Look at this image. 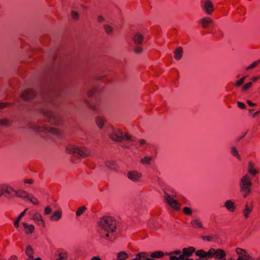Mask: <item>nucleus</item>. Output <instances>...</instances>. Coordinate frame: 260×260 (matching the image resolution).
Returning <instances> with one entry per match:
<instances>
[{
    "mask_svg": "<svg viewBox=\"0 0 260 260\" xmlns=\"http://www.w3.org/2000/svg\"><path fill=\"white\" fill-rule=\"evenodd\" d=\"M109 137L113 141L122 142L125 140L129 142L134 141V138L127 132H124L122 129L110 126L107 132Z\"/></svg>",
    "mask_w": 260,
    "mask_h": 260,
    "instance_id": "1",
    "label": "nucleus"
},
{
    "mask_svg": "<svg viewBox=\"0 0 260 260\" xmlns=\"http://www.w3.org/2000/svg\"><path fill=\"white\" fill-rule=\"evenodd\" d=\"M101 230L108 232L114 233L116 229V223L115 219L109 216H104L98 222Z\"/></svg>",
    "mask_w": 260,
    "mask_h": 260,
    "instance_id": "2",
    "label": "nucleus"
},
{
    "mask_svg": "<svg viewBox=\"0 0 260 260\" xmlns=\"http://www.w3.org/2000/svg\"><path fill=\"white\" fill-rule=\"evenodd\" d=\"M196 255L199 257H207V258L214 257L220 259L225 257L226 253L221 249L211 248L207 252L203 250H197Z\"/></svg>",
    "mask_w": 260,
    "mask_h": 260,
    "instance_id": "3",
    "label": "nucleus"
},
{
    "mask_svg": "<svg viewBox=\"0 0 260 260\" xmlns=\"http://www.w3.org/2000/svg\"><path fill=\"white\" fill-rule=\"evenodd\" d=\"M251 178L247 174L241 177L239 183V186L240 191L242 193L243 198H246L251 193Z\"/></svg>",
    "mask_w": 260,
    "mask_h": 260,
    "instance_id": "4",
    "label": "nucleus"
},
{
    "mask_svg": "<svg viewBox=\"0 0 260 260\" xmlns=\"http://www.w3.org/2000/svg\"><path fill=\"white\" fill-rule=\"evenodd\" d=\"M66 152L70 154H78L81 157H87L90 155V150L87 147L69 145L66 147Z\"/></svg>",
    "mask_w": 260,
    "mask_h": 260,
    "instance_id": "5",
    "label": "nucleus"
},
{
    "mask_svg": "<svg viewBox=\"0 0 260 260\" xmlns=\"http://www.w3.org/2000/svg\"><path fill=\"white\" fill-rule=\"evenodd\" d=\"M164 200L167 204L174 210L178 211L180 209V203L175 200L173 197L168 193H165Z\"/></svg>",
    "mask_w": 260,
    "mask_h": 260,
    "instance_id": "6",
    "label": "nucleus"
},
{
    "mask_svg": "<svg viewBox=\"0 0 260 260\" xmlns=\"http://www.w3.org/2000/svg\"><path fill=\"white\" fill-rule=\"evenodd\" d=\"M201 7L202 10L208 15H211L214 11V5L211 0H202Z\"/></svg>",
    "mask_w": 260,
    "mask_h": 260,
    "instance_id": "7",
    "label": "nucleus"
},
{
    "mask_svg": "<svg viewBox=\"0 0 260 260\" xmlns=\"http://www.w3.org/2000/svg\"><path fill=\"white\" fill-rule=\"evenodd\" d=\"M48 127V126L41 123H32L29 126V129L36 133H47Z\"/></svg>",
    "mask_w": 260,
    "mask_h": 260,
    "instance_id": "8",
    "label": "nucleus"
},
{
    "mask_svg": "<svg viewBox=\"0 0 260 260\" xmlns=\"http://www.w3.org/2000/svg\"><path fill=\"white\" fill-rule=\"evenodd\" d=\"M195 251V248L193 247L184 248L182 249V253L180 255V258L182 260H192V258H189L193 253Z\"/></svg>",
    "mask_w": 260,
    "mask_h": 260,
    "instance_id": "9",
    "label": "nucleus"
},
{
    "mask_svg": "<svg viewBox=\"0 0 260 260\" xmlns=\"http://www.w3.org/2000/svg\"><path fill=\"white\" fill-rule=\"evenodd\" d=\"M127 177L130 180L133 182H138L142 178V174L138 171L132 170L128 172Z\"/></svg>",
    "mask_w": 260,
    "mask_h": 260,
    "instance_id": "10",
    "label": "nucleus"
},
{
    "mask_svg": "<svg viewBox=\"0 0 260 260\" xmlns=\"http://www.w3.org/2000/svg\"><path fill=\"white\" fill-rule=\"evenodd\" d=\"M144 35L141 32L137 31L132 36V40L136 45H140L143 44L144 40Z\"/></svg>",
    "mask_w": 260,
    "mask_h": 260,
    "instance_id": "11",
    "label": "nucleus"
},
{
    "mask_svg": "<svg viewBox=\"0 0 260 260\" xmlns=\"http://www.w3.org/2000/svg\"><path fill=\"white\" fill-rule=\"evenodd\" d=\"M31 219L38 225L45 226V222L41 213L37 211L34 212L31 214Z\"/></svg>",
    "mask_w": 260,
    "mask_h": 260,
    "instance_id": "12",
    "label": "nucleus"
},
{
    "mask_svg": "<svg viewBox=\"0 0 260 260\" xmlns=\"http://www.w3.org/2000/svg\"><path fill=\"white\" fill-rule=\"evenodd\" d=\"M24 233L26 235H32L35 231V226L34 224L27 223L26 222H23L22 223Z\"/></svg>",
    "mask_w": 260,
    "mask_h": 260,
    "instance_id": "13",
    "label": "nucleus"
},
{
    "mask_svg": "<svg viewBox=\"0 0 260 260\" xmlns=\"http://www.w3.org/2000/svg\"><path fill=\"white\" fill-rule=\"evenodd\" d=\"M35 91L32 89H27L21 93V98L23 100H29L35 97Z\"/></svg>",
    "mask_w": 260,
    "mask_h": 260,
    "instance_id": "14",
    "label": "nucleus"
},
{
    "mask_svg": "<svg viewBox=\"0 0 260 260\" xmlns=\"http://www.w3.org/2000/svg\"><path fill=\"white\" fill-rule=\"evenodd\" d=\"M94 122L98 128L101 130L104 128V125L107 122V119L103 115H98L94 118Z\"/></svg>",
    "mask_w": 260,
    "mask_h": 260,
    "instance_id": "15",
    "label": "nucleus"
},
{
    "mask_svg": "<svg viewBox=\"0 0 260 260\" xmlns=\"http://www.w3.org/2000/svg\"><path fill=\"white\" fill-rule=\"evenodd\" d=\"M13 191H14V189L8 184L0 185V199L5 193L10 194Z\"/></svg>",
    "mask_w": 260,
    "mask_h": 260,
    "instance_id": "16",
    "label": "nucleus"
},
{
    "mask_svg": "<svg viewBox=\"0 0 260 260\" xmlns=\"http://www.w3.org/2000/svg\"><path fill=\"white\" fill-rule=\"evenodd\" d=\"M62 217V211L61 209H57L53 211L50 215L49 219L53 222H57L60 220Z\"/></svg>",
    "mask_w": 260,
    "mask_h": 260,
    "instance_id": "17",
    "label": "nucleus"
},
{
    "mask_svg": "<svg viewBox=\"0 0 260 260\" xmlns=\"http://www.w3.org/2000/svg\"><path fill=\"white\" fill-rule=\"evenodd\" d=\"M253 208V205L248 204H246L244 205V208L242 210V214L245 219H247L249 217Z\"/></svg>",
    "mask_w": 260,
    "mask_h": 260,
    "instance_id": "18",
    "label": "nucleus"
},
{
    "mask_svg": "<svg viewBox=\"0 0 260 260\" xmlns=\"http://www.w3.org/2000/svg\"><path fill=\"white\" fill-rule=\"evenodd\" d=\"M12 192H14L15 194V196L17 197L21 198L24 199H27V198L29 197V193L23 190V189H18V190H15L14 191H13Z\"/></svg>",
    "mask_w": 260,
    "mask_h": 260,
    "instance_id": "19",
    "label": "nucleus"
},
{
    "mask_svg": "<svg viewBox=\"0 0 260 260\" xmlns=\"http://www.w3.org/2000/svg\"><path fill=\"white\" fill-rule=\"evenodd\" d=\"M105 165L107 168L111 170H116L118 166L117 162L114 160H108L105 162Z\"/></svg>",
    "mask_w": 260,
    "mask_h": 260,
    "instance_id": "20",
    "label": "nucleus"
},
{
    "mask_svg": "<svg viewBox=\"0 0 260 260\" xmlns=\"http://www.w3.org/2000/svg\"><path fill=\"white\" fill-rule=\"evenodd\" d=\"M224 207L232 212L235 210L236 207L235 204L231 200H226L224 202Z\"/></svg>",
    "mask_w": 260,
    "mask_h": 260,
    "instance_id": "21",
    "label": "nucleus"
},
{
    "mask_svg": "<svg viewBox=\"0 0 260 260\" xmlns=\"http://www.w3.org/2000/svg\"><path fill=\"white\" fill-rule=\"evenodd\" d=\"M212 19L210 17H204L200 20V24L204 27H207L212 22Z\"/></svg>",
    "mask_w": 260,
    "mask_h": 260,
    "instance_id": "22",
    "label": "nucleus"
},
{
    "mask_svg": "<svg viewBox=\"0 0 260 260\" xmlns=\"http://www.w3.org/2000/svg\"><path fill=\"white\" fill-rule=\"evenodd\" d=\"M183 48L181 47H177L174 51V58L175 59L179 60L182 57Z\"/></svg>",
    "mask_w": 260,
    "mask_h": 260,
    "instance_id": "23",
    "label": "nucleus"
},
{
    "mask_svg": "<svg viewBox=\"0 0 260 260\" xmlns=\"http://www.w3.org/2000/svg\"><path fill=\"white\" fill-rule=\"evenodd\" d=\"M248 172L253 176H255L258 173V171L254 167L251 162H249L248 166Z\"/></svg>",
    "mask_w": 260,
    "mask_h": 260,
    "instance_id": "24",
    "label": "nucleus"
},
{
    "mask_svg": "<svg viewBox=\"0 0 260 260\" xmlns=\"http://www.w3.org/2000/svg\"><path fill=\"white\" fill-rule=\"evenodd\" d=\"M70 16L71 19L75 21H77L80 19V14L76 10H72L70 12Z\"/></svg>",
    "mask_w": 260,
    "mask_h": 260,
    "instance_id": "25",
    "label": "nucleus"
},
{
    "mask_svg": "<svg viewBox=\"0 0 260 260\" xmlns=\"http://www.w3.org/2000/svg\"><path fill=\"white\" fill-rule=\"evenodd\" d=\"M128 257V254L124 251H120L117 254V260H125Z\"/></svg>",
    "mask_w": 260,
    "mask_h": 260,
    "instance_id": "26",
    "label": "nucleus"
},
{
    "mask_svg": "<svg viewBox=\"0 0 260 260\" xmlns=\"http://www.w3.org/2000/svg\"><path fill=\"white\" fill-rule=\"evenodd\" d=\"M235 252L239 256H243L245 257V255H250L245 249L240 247H237L235 249Z\"/></svg>",
    "mask_w": 260,
    "mask_h": 260,
    "instance_id": "27",
    "label": "nucleus"
},
{
    "mask_svg": "<svg viewBox=\"0 0 260 260\" xmlns=\"http://www.w3.org/2000/svg\"><path fill=\"white\" fill-rule=\"evenodd\" d=\"M152 158L151 156H146L140 159V162L144 165H150L151 163Z\"/></svg>",
    "mask_w": 260,
    "mask_h": 260,
    "instance_id": "28",
    "label": "nucleus"
},
{
    "mask_svg": "<svg viewBox=\"0 0 260 260\" xmlns=\"http://www.w3.org/2000/svg\"><path fill=\"white\" fill-rule=\"evenodd\" d=\"M25 252V254H26V255L28 257H29L30 258H34L33 254H34V249H33L32 247L31 246H30V245L27 246L26 247Z\"/></svg>",
    "mask_w": 260,
    "mask_h": 260,
    "instance_id": "29",
    "label": "nucleus"
},
{
    "mask_svg": "<svg viewBox=\"0 0 260 260\" xmlns=\"http://www.w3.org/2000/svg\"><path fill=\"white\" fill-rule=\"evenodd\" d=\"M103 28L106 33L108 35H112L113 34L114 28L111 25L105 24L103 25Z\"/></svg>",
    "mask_w": 260,
    "mask_h": 260,
    "instance_id": "30",
    "label": "nucleus"
},
{
    "mask_svg": "<svg viewBox=\"0 0 260 260\" xmlns=\"http://www.w3.org/2000/svg\"><path fill=\"white\" fill-rule=\"evenodd\" d=\"M231 152L232 155L236 157L239 160L241 159V156L236 147L233 146L231 147Z\"/></svg>",
    "mask_w": 260,
    "mask_h": 260,
    "instance_id": "31",
    "label": "nucleus"
},
{
    "mask_svg": "<svg viewBox=\"0 0 260 260\" xmlns=\"http://www.w3.org/2000/svg\"><path fill=\"white\" fill-rule=\"evenodd\" d=\"M191 225L195 228H202L203 225L199 219H194L190 222Z\"/></svg>",
    "mask_w": 260,
    "mask_h": 260,
    "instance_id": "32",
    "label": "nucleus"
},
{
    "mask_svg": "<svg viewBox=\"0 0 260 260\" xmlns=\"http://www.w3.org/2000/svg\"><path fill=\"white\" fill-rule=\"evenodd\" d=\"M10 124L11 122L9 119L5 118L0 119V125L3 126H8Z\"/></svg>",
    "mask_w": 260,
    "mask_h": 260,
    "instance_id": "33",
    "label": "nucleus"
},
{
    "mask_svg": "<svg viewBox=\"0 0 260 260\" xmlns=\"http://www.w3.org/2000/svg\"><path fill=\"white\" fill-rule=\"evenodd\" d=\"M164 253L161 251H155L151 253L150 256L153 258H159L164 256Z\"/></svg>",
    "mask_w": 260,
    "mask_h": 260,
    "instance_id": "34",
    "label": "nucleus"
},
{
    "mask_svg": "<svg viewBox=\"0 0 260 260\" xmlns=\"http://www.w3.org/2000/svg\"><path fill=\"white\" fill-rule=\"evenodd\" d=\"M27 199L34 205H38L39 204L38 200L32 195L29 194V197Z\"/></svg>",
    "mask_w": 260,
    "mask_h": 260,
    "instance_id": "35",
    "label": "nucleus"
},
{
    "mask_svg": "<svg viewBox=\"0 0 260 260\" xmlns=\"http://www.w3.org/2000/svg\"><path fill=\"white\" fill-rule=\"evenodd\" d=\"M67 253L66 252H60L58 254V257L55 260H66L67 258Z\"/></svg>",
    "mask_w": 260,
    "mask_h": 260,
    "instance_id": "36",
    "label": "nucleus"
},
{
    "mask_svg": "<svg viewBox=\"0 0 260 260\" xmlns=\"http://www.w3.org/2000/svg\"><path fill=\"white\" fill-rule=\"evenodd\" d=\"M47 132L55 135H59L60 134V132L58 129L50 127H48Z\"/></svg>",
    "mask_w": 260,
    "mask_h": 260,
    "instance_id": "37",
    "label": "nucleus"
},
{
    "mask_svg": "<svg viewBox=\"0 0 260 260\" xmlns=\"http://www.w3.org/2000/svg\"><path fill=\"white\" fill-rule=\"evenodd\" d=\"M231 260H254V258L250 255H245V257L238 256L236 259L231 258Z\"/></svg>",
    "mask_w": 260,
    "mask_h": 260,
    "instance_id": "38",
    "label": "nucleus"
},
{
    "mask_svg": "<svg viewBox=\"0 0 260 260\" xmlns=\"http://www.w3.org/2000/svg\"><path fill=\"white\" fill-rule=\"evenodd\" d=\"M143 51V49L142 47L140 46V45H136V46L134 48V52L135 53L139 54L142 53Z\"/></svg>",
    "mask_w": 260,
    "mask_h": 260,
    "instance_id": "39",
    "label": "nucleus"
},
{
    "mask_svg": "<svg viewBox=\"0 0 260 260\" xmlns=\"http://www.w3.org/2000/svg\"><path fill=\"white\" fill-rule=\"evenodd\" d=\"M86 208L85 206H82L79 208L76 213L77 216H79L81 214H82L84 211L86 210Z\"/></svg>",
    "mask_w": 260,
    "mask_h": 260,
    "instance_id": "40",
    "label": "nucleus"
},
{
    "mask_svg": "<svg viewBox=\"0 0 260 260\" xmlns=\"http://www.w3.org/2000/svg\"><path fill=\"white\" fill-rule=\"evenodd\" d=\"M96 20L99 23H102L105 21V17L102 14L98 15L96 17Z\"/></svg>",
    "mask_w": 260,
    "mask_h": 260,
    "instance_id": "41",
    "label": "nucleus"
},
{
    "mask_svg": "<svg viewBox=\"0 0 260 260\" xmlns=\"http://www.w3.org/2000/svg\"><path fill=\"white\" fill-rule=\"evenodd\" d=\"M246 77V76L243 77L240 80L237 81L235 84V85L236 87H239V86H241L244 83Z\"/></svg>",
    "mask_w": 260,
    "mask_h": 260,
    "instance_id": "42",
    "label": "nucleus"
},
{
    "mask_svg": "<svg viewBox=\"0 0 260 260\" xmlns=\"http://www.w3.org/2000/svg\"><path fill=\"white\" fill-rule=\"evenodd\" d=\"M259 63V61L258 60V61H256L255 62H253L252 64H251L250 65H249V66H248L246 68V70H251L253 68H255L256 66H257L258 64V63Z\"/></svg>",
    "mask_w": 260,
    "mask_h": 260,
    "instance_id": "43",
    "label": "nucleus"
},
{
    "mask_svg": "<svg viewBox=\"0 0 260 260\" xmlns=\"http://www.w3.org/2000/svg\"><path fill=\"white\" fill-rule=\"evenodd\" d=\"M52 212V208L50 206H47L44 208V214L49 215Z\"/></svg>",
    "mask_w": 260,
    "mask_h": 260,
    "instance_id": "44",
    "label": "nucleus"
},
{
    "mask_svg": "<svg viewBox=\"0 0 260 260\" xmlns=\"http://www.w3.org/2000/svg\"><path fill=\"white\" fill-rule=\"evenodd\" d=\"M252 85L251 82H248L247 83H246L242 87V90L243 91H246Z\"/></svg>",
    "mask_w": 260,
    "mask_h": 260,
    "instance_id": "45",
    "label": "nucleus"
},
{
    "mask_svg": "<svg viewBox=\"0 0 260 260\" xmlns=\"http://www.w3.org/2000/svg\"><path fill=\"white\" fill-rule=\"evenodd\" d=\"M169 255L170 259L169 260H182V258H180V255L178 257H177L173 255V254H171V253H169Z\"/></svg>",
    "mask_w": 260,
    "mask_h": 260,
    "instance_id": "46",
    "label": "nucleus"
},
{
    "mask_svg": "<svg viewBox=\"0 0 260 260\" xmlns=\"http://www.w3.org/2000/svg\"><path fill=\"white\" fill-rule=\"evenodd\" d=\"M183 211L185 214L187 215H190L192 213L191 209L187 207L184 208Z\"/></svg>",
    "mask_w": 260,
    "mask_h": 260,
    "instance_id": "47",
    "label": "nucleus"
},
{
    "mask_svg": "<svg viewBox=\"0 0 260 260\" xmlns=\"http://www.w3.org/2000/svg\"><path fill=\"white\" fill-rule=\"evenodd\" d=\"M20 220L16 218L13 221V225L15 228L18 229L19 227Z\"/></svg>",
    "mask_w": 260,
    "mask_h": 260,
    "instance_id": "48",
    "label": "nucleus"
},
{
    "mask_svg": "<svg viewBox=\"0 0 260 260\" xmlns=\"http://www.w3.org/2000/svg\"><path fill=\"white\" fill-rule=\"evenodd\" d=\"M25 184H31L34 183V180L32 179H25L24 180Z\"/></svg>",
    "mask_w": 260,
    "mask_h": 260,
    "instance_id": "49",
    "label": "nucleus"
},
{
    "mask_svg": "<svg viewBox=\"0 0 260 260\" xmlns=\"http://www.w3.org/2000/svg\"><path fill=\"white\" fill-rule=\"evenodd\" d=\"M237 105H238V106L241 108V109H245V104L243 103H242V102H237Z\"/></svg>",
    "mask_w": 260,
    "mask_h": 260,
    "instance_id": "50",
    "label": "nucleus"
},
{
    "mask_svg": "<svg viewBox=\"0 0 260 260\" xmlns=\"http://www.w3.org/2000/svg\"><path fill=\"white\" fill-rule=\"evenodd\" d=\"M171 253L175 255H179V256L182 254L180 250H175L171 252Z\"/></svg>",
    "mask_w": 260,
    "mask_h": 260,
    "instance_id": "51",
    "label": "nucleus"
},
{
    "mask_svg": "<svg viewBox=\"0 0 260 260\" xmlns=\"http://www.w3.org/2000/svg\"><path fill=\"white\" fill-rule=\"evenodd\" d=\"M88 108H89L90 109H91L92 111H95L96 110V108L95 106H93L92 105H91V104L89 105L88 106Z\"/></svg>",
    "mask_w": 260,
    "mask_h": 260,
    "instance_id": "52",
    "label": "nucleus"
},
{
    "mask_svg": "<svg viewBox=\"0 0 260 260\" xmlns=\"http://www.w3.org/2000/svg\"><path fill=\"white\" fill-rule=\"evenodd\" d=\"M18 257L15 255H12L9 258V260H17Z\"/></svg>",
    "mask_w": 260,
    "mask_h": 260,
    "instance_id": "53",
    "label": "nucleus"
},
{
    "mask_svg": "<svg viewBox=\"0 0 260 260\" xmlns=\"http://www.w3.org/2000/svg\"><path fill=\"white\" fill-rule=\"evenodd\" d=\"M7 103H0V109H3L7 106Z\"/></svg>",
    "mask_w": 260,
    "mask_h": 260,
    "instance_id": "54",
    "label": "nucleus"
},
{
    "mask_svg": "<svg viewBox=\"0 0 260 260\" xmlns=\"http://www.w3.org/2000/svg\"><path fill=\"white\" fill-rule=\"evenodd\" d=\"M139 143L141 145H146L147 144L146 141L145 140L141 139L139 140Z\"/></svg>",
    "mask_w": 260,
    "mask_h": 260,
    "instance_id": "55",
    "label": "nucleus"
},
{
    "mask_svg": "<svg viewBox=\"0 0 260 260\" xmlns=\"http://www.w3.org/2000/svg\"><path fill=\"white\" fill-rule=\"evenodd\" d=\"M27 209L26 208L22 212H21L20 214L19 215L22 218L25 215L26 211H27Z\"/></svg>",
    "mask_w": 260,
    "mask_h": 260,
    "instance_id": "56",
    "label": "nucleus"
},
{
    "mask_svg": "<svg viewBox=\"0 0 260 260\" xmlns=\"http://www.w3.org/2000/svg\"><path fill=\"white\" fill-rule=\"evenodd\" d=\"M90 260H102L99 256H93Z\"/></svg>",
    "mask_w": 260,
    "mask_h": 260,
    "instance_id": "57",
    "label": "nucleus"
},
{
    "mask_svg": "<svg viewBox=\"0 0 260 260\" xmlns=\"http://www.w3.org/2000/svg\"><path fill=\"white\" fill-rule=\"evenodd\" d=\"M247 103L251 106H255L256 105V104L255 103H252L251 101L250 100H247Z\"/></svg>",
    "mask_w": 260,
    "mask_h": 260,
    "instance_id": "58",
    "label": "nucleus"
},
{
    "mask_svg": "<svg viewBox=\"0 0 260 260\" xmlns=\"http://www.w3.org/2000/svg\"><path fill=\"white\" fill-rule=\"evenodd\" d=\"M259 111H256L255 112H254L253 114H252V117H256L258 114H259Z\"/></svg>",
    "mask_w": 260,
    "mask_h": 260,
    "instance_id": "59",
    "label": "nucleus"
},
{
    "mask_svg": "<svg viewBox=\"0 0 260 260\" xmlns=\"http://www.w3.org/2000/svg\"><path fill=\"white\" fill-rule=\"evenodd\" d=\"M258 79H259V78H258V77L257 76H255V77H253V78H252V80H253V81H256L257 80H258Z\"/></svg>",
    "mask_w": 260,
    "mask_h": 260,
    "instance_id": "60",
    "label": "nucleus"
},
{
    "mask_svg": "<svg viewBox=\"0 0 260 260\" xmlns=\"http://www.w3.org/2000/svg\"><path fill=\"white\" fill-rule=\"evenodd\" d=\"M109 233H110L107 232V233L105 235V236H106V238H109Z\"/></svg>",
    "mask_w": 260,
    "mask_h": 260,
    "instance_id": "61",
    "label": "nucleus"
},
{
    "mask_svg": "<svg viewBox=\"0 0 260 260\" xmlns=\"http://www.w3.org/2000/svg\"><path fill=\"white\" fill-rule=\"evenodd\" d=\"M16 218L18 219V220H19L20 221V220L22 218V217L20 216L19 215Z\"/></svg>",
    "mask_w": 260,
    "mask_h": 260,
    "instance_id": "62",
    "label": "nucleus"
},
{
    "mask_svg": "<svg viewBox=\"0 0 260 260\" xmlns=\"http://www.w3.org/2000/svg\"><path fill=\"white\" fill-rule=\"evenodd\" d=\"M34 260H42V259L40 257H37V258H35Z\"/></svg>",
    "mask_w": 260,
    "mask_h": 260,
    "instance_id": "63",
    "label": "nucleus"
},
{
    "mask_svg": "<svg viewBox=\"0 0 260 260\" xmlns=\"http://www.w3.org/2000/svg\"><path fill=\"white\" fill-rule=\"evenodd\" d=\"M82 7L83 8V9H86L87 8V7L85 5H82Z\"/></svg>",
    "mask_w": 260,
    "mask_h": 260,
    "instance_id": "64",
    "label": "nucleus"
}]
</instances>
